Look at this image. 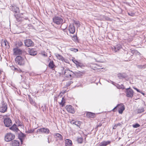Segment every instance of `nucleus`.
Masks as SVG:
<instances>
[{
  "label": "nucleus",
  "instance_id": "2",
  "mask_svg": "<svg viewBox=\"0 0 146 146\" xmlns=\"http://www.w3.org/2000/svg\"><path fill=\"white\" fill-rule=\"evenodd\" d=\"M15 136L11 133H8L5 136V140L7 142L10 141L15 138Z\"/></svg>",
  "mask_w": 146,
  "mask_h": 146
},
{
  "label": "nucleus",
  "instance_id": "21",
  "mask_svg": "<svg viewBox=\"0 0 146 146\" xmlns=\"http://www.w3.org/2000/svg\"><path fill=\"white\" fill-rule=\"evenodd\" d=\"M29 99L30 104L34 106L35 107H36V103L35 101H34L32 98H31L30 96H29Z\"/></svg>",
  "mask_w": 146,
  "mask_h": 146
},
{
  "label": "nucleus",
  "instance_id": "52",
  "mask_svg": "<svg viewBox=\"0 0 146 146\" xmlns=\"http://www.w3.org/2000/svg\"><path fill=\"white\" fill-rule=\"evenodd\" d=\"M47 51H49V50H48V49H47Z\"/></svg>",
  "mask_w": 146,
  "mask_h": 146
},
{
  "label": "nucleus",
  "instance_id": "49",
  "mask_svg": "<svg viewBox=\"0 0 146 146\" xmlns=\"http://www.w3.org/2000/svg\"><path fill=\"white\" fill-rule=\"evenodd\" d=\"M101 125H101V124H100V125H98L97 126V127H100Z\"/></svg>",
  "mask_w": 146,
  "mask_h": 146
},
{
  "label": "nucleus",
  "instance_id": "48",
  "mask_svg": "<svg viewBox=\"0 0 146 146\" xmlns=\"http://www.w3.org/2000/svg\"><path fill=\"white\" fill-rule=\"evenodd\" d=\"M75 23L76 24H77V25H80V24L78 22V21H76Z\"/></svg>",
  "mask_w": 146,
  "mask_h": 146
},
{
  "label": "nucleus",
  "instance_id": "12",
  "mask_svg": "<svg viewBox=\"0 0 146 146\" xmlns=\"http://www.w3.org/2000/svg\"><path fill=\"white\" fill-rule=\"evenodd\" d=\"M66 109L67 110L68 112L71 113H74L75 111L74 108L71 106H67L66 107Z\"/></svg>",
  "mask_w": 146,
  "mask_h": 146
},
{
  "label": "nucleus",
  "instance_id": "7",
  "mask_svg": "<svg viewBox=\"0 0 146 146\" xmlns=\"http://www.w3.org/2000/svg\"><path fill=\"white\" fill-rule=\"evenodd\" d=\"M4 122L5 126L7 127H9L12 124L11 120L8 117L4 119Z\"/></svg>",
  "mask_w": 146,
  "mask_h": 146
},
{
  "label": "nucleus",
  "instance_id": "44",
  "mask_svg": "<svg viewBox=\"0 0 146 146\" xmlns=\"http://www.w3.org/2000/svg\"><path fill=\"white\" fill-rule=\"evenodd\" d=\"M72 61L76 64L78 62V61L76 60L74 58H73L72 59Z\"/></svg>",
  "mask_w": 146,
  "mask_h": 146
},
{
  "label": "nucleus",
  "instance_id": "4",
  "mask_svg": "<svg viewBox=\"0 0 146 146\" xmlns=\"http://www.w3.org/2000/svg\"><path fill=\"white\" fill-rule=\"evenodd\" d=\"M53 22L57 25H60L63 23L62 19L58 17H56L53 19Z\"/></svg>",
  "mask_w": 146,
  "mask_h": 146
},
{
  "label": "nucleus",
  "instance_id": "41",
  "mask_svg": "<svg viewBox=\"0 0 146 146\" xmlns=\"http://www.w3.org/2000/svg\"><path fill=\"white\" fill-rule=\"evenodd\" d=\"M121 125V124L120 123H117L115 124L113 127V129H115L116 128V127L118 126H120Z\"/></svg>",
  "mask_w": 146,
  "mask_h": 146
},
{
  "label": "nucleus",
  "instance_id": "18",
  "mask_svg": "<svg viewBox=\"0 0 146 146\" xmlns=\"http://www.w3.org/2000/svg\"><path fill=\"white\" fill-rule=\"evenodd\" d=\"M65 142V146H71L72 145V141L69 139H66Z\"/></svg>",
  "mask_w": 146,
  "mask_h": 146
},
{
  "label": "nucleus",
  "instance_id": "50",
  "mask_svg": "<svg viewBox=\"0 0 146 146\" xmlns=\"http://www.w3.org/2000/svg\"><path fill=\"white\" fill-rule=\"evenodd\" d=\"M121 86H122V87H121L120 88L124 89V86H123V85H122Z\"/></svg>",
  "mask_w": 146,
  "mask_h": 146
},
{
  "label": "nucleus",
  "instance_id": "16",
  "mask_svg": "<svg viewBox=\"0 0 146 146\" xmlns=\"http://www.w3.org/2000/svg\"><path fill=\"white\" fill-rule=\"evenodd\" d=\"M110 143L111 141H104L100 143L99 145V146H106L110 144Z\"/></svg>",
  "mask_w": 146,
  "mask_h": 146
},
{
  "label": "nucleus",
  "instance_id": "29",
  "mask_svg": "<svg viewBox=\"0 0 146 146\" xmlns=\"http://www.w3.org/2000/svg\"><path fill=\"white\" fill-rule=\"evenodd\" d=\"M8 44V42L6 40L2 41L1 42V45L5 47Z\"/></svg>",
  "mask_w": 146,
  "mask_h": 146
},
{
  "label": "nucleus",
  "instance_id": "25",
  "mask_svg": "<svg viewBox=\"0 0 146 146\" xmlns=\"http://www.w3.org/2000/svg\"><path fill=\"white\" fill-rule=\"evenodd\" d=\"M55 55L57 58L59 60H63L64 58L61 55L58 54H55Z\"/></svg>",
  "mask_w": 146,
  "mask_h": 146
},
{
  "label": "nucleus",
  "instance_id": "6",
  "mask_svg": "<svg viewBox=\"0 0 146 146\" xmlns=\"http://www.w3.org/2000/svg\"><path fill=\"white\" fill-rule=\"evenodd\" d=\"M126 96L128 97L132 98L133 95V91L130 88L126 89Z\"/></svg>",
  "mask_w": 146,
  "mask_h": 146
},
{
  "label": "nucleus",
  "instance_id": "34",
  "mask_svg": "<svg viewBox=\"0 0 146 146\" xmlns=\"http://www.w3.org/2000/svg\"><path fill=\"white\" fill-rule=\"evenodd\" d=\"M15 17H16V20L18 22H20L22 21V18L19 17L18 16H16V15H15Z\"/></svg>",
  "mask_w": 146,
  "mask_h": 146
},
{
  "label": "nucleus",
  "instance_id": "39",
  "mask_svg": "<svg viewBox=\"0 0 146 146\" xmlns=\"http://www.w3.org/2000/svg\"><path fill=\"white\" fill-rule=\"evenodd\" d=\"M70 49L71 51L75 52H77L78 51V49L75 48H70Z\"/></svg>",
  "mask_w": 146,
  "mask_h": 146
},
{
  "label": "nucleus",
  "instance_id": "26",
  "mask_svg": "<svg viewBox=\"0 0 146 146\" xmlns=\"http://www.w3.org/2000/svg\"><path fill=\"white\" fill-rule=\"evenodd\" d=\"M25 137V134H23V133H21L19 135V138L22 143L23 141V138Z\"/></svg>",
  "mask_w": 146,
  "mask_h": 146
},
{
  "label": "nucleus",
  "instance_id": "38",
  "mask_svg": "<svg viewBox=\"0 0 146 146\" xmlns=\"http://www.w3.org/2000/svg\"><path fill=\"white\" fill-rule=\"evenodd\" d=\"M72 39L74 41H76L77 40V36L76 35H74L72 37Z\"/></svg>",
  "mask_w": 146,
  "mask_h": 146
},
{
  "label": "nucleus",
  "instance_id": "13",
  "mask_svg": "<svg viewBox=\"0 0 146 146\" xmlns=\"http://www.w3.org/2000/svg\"><path fill=\"white\" fill-rule=\"evenodd\" d=\"M122 48L121 46L119 44L115 46L112 47V50L115 52H116Z\"/></svg>",
  "mask_w": 146,
  "mask_h": 146
},
{
  "label": "nucleus",
  "instance_id": "10",
  "mask_svg": "<svg viewBox=\"0 0 146 146\" xmlns=\"http://www.w3.org/2000/svg\"><path fill=\"white\" fill-rule=\"evenodd\" d=\"M37 132H41V133H44L48 134L49 133L50 131L48 129L44 128L38 129Z\"/></svg>",
  "mask_w": 146,
  "mask_h": 146
},
{
  "label": "nucleus",
  "instance_id": "20",
  "mask_svg": "<svg viewBox=\"0 0 146 146\" xmlns=\"http://www.w3.org/2000/svg\"><path fill=\"white\" fill-rule=\"evenodd\" d=\"M10 129L16 132H17L19 130L17 127V125L15 124L13 125L12 127H10Z\"/></svg>",
  "mask_w": 146,
  "mask_h": 146
},
{
  "label": "nucleus",
  "instance_id": "37",
  "mask_svg": "<svg viewBox=\"0 0 146 146\" xmlns=\"http://www.w3.org/2000/svg\"><path fill=\"white\" fill-rule=\"evenodd\" d=\"M23 44V43L21 41H19L17 42V45L19 46H21Z\"/></svg>",
  "mask_w": 146,
  "mask_h": 146
},
{
  "label": "nucleus",
  "instance_id": "17",
  "mask_svg": "<svg viewBox=\"0 0 146 146\" xmlns=\"http://www.w3.org/2000/svg\"><path fill=\"white\" fill-rule=\"evenodd\" d=\"M19 142L17 140H14L12 141L11 146H19Z\"/></svg>",
  "mask_w": 146,
  "mask_h": 146
},
{
  "label": "nucleus",
  "instance_id": "40",
  "mask_svg": "<svg viewBox=\"0 0 146 146\" xmlns=\"http://www.w3.org/2000/svg\"><path fill=\"white\" fill-rule=\"evenodd\" d=\"M76 123L75 125H76L77 126L79 127H80V125L81 124V122H80V121H76Z\"/></svg>",
  "mask_w": 146,
  "mask_h": 146
},
{
  "label": "nucleus",
  "instance_id": "28",
  "mask_svg": "<svg viewBox=\"0 0 146 146\" xmlns=\"http://www.w3.org/2000/svg\"><path fill=\"white\" fill-rule=\"evenodd\" d=\"M65 100L64 98H62V100L61 102H59V104L60 105H61L62 107L65 106Z\"/></svg>",
  "mask_w": 146,
  "mask_h": 146
},
{
  "label": "nucleus",
  "instance_id": "33",
  "mask_svg": "<svg viewBox=\"0 0 146 146\" xmlns=\"http://www.w3.org/2000/svg\"><path fill=\"white\" fill-rule=\"evenodd\" d=\"M73 81L72 80H70L68 81L66 83V87H68L70 85L73 83Z\"/></svg>",
  "mask_w": 146,
  "mask_h": 146
},
{
  "label": "nucleus",
  "instance_id": "23",
  "mask_svg": "<svg viewBox=\"0 0 146 146\" xmlns=\"http://www.w3.org/2000/svg\"><path fill=\"white\" fill-rule=\"evenodd\" d=\"M86 115L89 117L93 118L95 117V114L91 112H88L86 113Z\"/></svg>",
  "mask_w": 146,
  "mask_h": 146
},
{
  "label": "nucleus",
  "instance_id": "27",
  "mask_svg": "<svg viewBox=\"0 0 146 146\" xmlns=\"http://www.w3.org/2000/svg\"><path fill=\"white\" fill-rule=\"evenodd\" d=\"M82 73L79 71L75 72H74V75H75L77 76H80L82 75Z\"/></svg>",
  "mask_w": 146,
  "mask_h": 146
},
{
  "label": "nucleus",
  "instance_id": "36",
  "mask_svg": "<svg viewBox=\"0 0 146 146\" xmlns=\"http://www.w3.org/2000/svg\"><path fill=\"white\" fill-rule=\"evenodd\" d=\"M76 65L77 67H82L83 66V64H82L79 62H78L76 64Z\"/></svg>",
  "mask_w": 146,
  "mask_h": 146
},
{
  "label": "nucleus",
  "instance_id": "32",
  "mask_svg": "<svg viewBox=\"0 0 146 146\" xmlns=\"http://www.w3.org/2000/svg\"><path fill=\"white\" fill-rule=\"evenodd\" d=\"M146 66V65H140L137 66V67L139 69H144L145 68Z\"/></svg>",
  "mask_w": 146,
  "mask_h": 146
},
{
  "label": "nucleus",
  "instance_id": "22",
  "mask_svg": "<svg viewBox=\"0 0 146 146\" xmlns=\"http://www.w3.org/2000/svg\"><path fill=\"white\" fill-rule=\"evenodd\" d=\"M55 137L58 140H62L63 139V137L60 134L58 133H56L54 135Z\"/></svg>",
  "mask_w": 146,
  "mask_h": 146
},
{
  "label": "nucleus",
  "instance_id": "47",
  "mask_svg": "<svg viewBox=\"0 0 146 146\" xmlns=\"http://www.w3.org/2000/svg\"><path fill=\"white\" fill-rule=\"evenodd\" d=\"M48 143H50L51 141V139L50 140L49 137L48 138Z\"/></svg>",
  "mask_w": 146,
  "mask_h": 146
},
{
  "label": "nucleus",
  "instance_id": "35",
  "mask_svg": "<svg viewBox=\"0 0 146 146\" xmlns=\"http://www.w3.org/2000/svg\"><path fill=\"white\" fill-rule=\"evenodd\" d=\"M83 141V139L82 138L80 137L78 138L77 141L78 143H82Z\"/></svg>",
  "mask_w": 146,
  "mask_h": 146
},
{
  "label": "nucleus",
  "instance_id": "14",
  "mask_svg": "<svg viewBox=\"0 0 146 146\" xmlns=\"http://www.w3.org/2000/svg\"><path fill=\"white\" fill-rule=\"evenodd\" d=\"M7 105L5 103L3 104L0 108L1 112L2 113H4L7 111Z\"/></svg>",
  "mask_w": 146,
  "mask_h": 146
},
{
  "label": "nucleus",
  "instance_id": "3",
  "mask_svg": "<svg viewBox=\"0 0 146 146\" xmlns=\"http://www.w3.org/2000/svg\"><path fill=\"white\" fill-rule=\"evenodd\" d=\"M118 107L119 108L118 112L120 114H122L123 111L125 110L124 106L122 104H118L115 107L113 110L112 111L114 112L115 110Z\"/></svg>",
  "mask_w": 146,
  "mask_h": 146
},
{
  "label": "nucleus",
  "instance_id": "45",
  "mask_svg": "<svg viewBox=\"0 0 146 146\" xmlns=\"http://www.w3.org/2000/svg\"><path fill=\"white\" fill-rule=\"evenodd\" d=\"M76 121H75L73 120L70 121V123L72 124L75 125L76 123Z\"/></svg>",
  "mask_w": 146,
  "mask_h": 146
},
{
  "label": "nucleus",
  "instance_id": "31",
  "mask_svg": "<svg viewBox=\"0 0 146 146\" xmlns=\"http://www.w3.org/2000/svg\"><path fill=\"white\" fill-rule=\"evenodd\" d=\"M135 12H133L132 11H127V14H128L130 16L133 17L135 15Z\"/></svg>",
  "mask_w": 146,
  "mask_h": 146
},
{
  "label": "nucleus",
  "instance_id": "15",
  "mask_svg": "<svg viewBox=\"0 0 146 146\" xmlns=\"http://www.w3.org/2000/svg\"><path fill=\"white\" fill-rule=\"evenodd\" d=\"M69 31L70 33L73 34L75 32V27L73 25H70L69 26Z\"/></svg>",
  "mask_w": 146,
  "mask_h": 146
},
{
  "label": "nucleus",
  "instance_id": "46",
  "mask_svg": "<svg viewBox=\"0 0 146 146\" xmlns=\"http://www.w3.org/2000/svg\"><path fill=\"white\" fill-rule=\"evenodd\" d=\"M135 90L138 92H139V93H141V92L138 90V89L137 88H133Z\"/></svg>",
  "mask_w": 146,
  "mask_h": 146
},
{
  "label": "nucleus",
  "instance_id": "1",
  "mask_svg": "<svg viewBox=\"0 0 146 146\" xmlns=\"http://www.w3.org/2000/svg\"><path fill=\"white\" fill-rule=\"evenodd\" d=\"M15 62L16 63L20 66H23L25 64V61L23 58L20 56H17L15 58Z\"/></svg>",
  "mask_w": 146,
  "mask_h": 146
},
{
  "label": "nucleus",
  "instance_id": "19",
  "mask_svg": "<svg viewBox=\"0 0 146 146\" xmlns=\"http://www.w3.org/2000/svg\"><path fill=\"white\" fill-rule=\"evenodd\" d=\"M10 7V9L11 10L13 11V12H15V13L19 12V9L18 7L13 6Z\"/></svg>",
  "mask_w": 146,
  "mask_h": 146
},
{
  "label": "nucleus",
  "instance_id": "11",
  "mask_svg": "<svg viewBox=\"0 0 146 146\" xmlns=\"http://www.w3.org/2000/svg\"><path fill=\"white\" fill-rule=\"evenodd\" d=\"M28 52L29 54L33 56L36 55L37 53V51L33 48L31 49L29 48L28 51Z\"/></svg>",
  "mask_w": 146,
  "mask_h": 146
},
{
  "label": "nucleus",
  "instance_id": "8",
  "mask_svg": "<svg viewBox=\"0 0 146 146\" xmlns=\"http://www.w3.org/2000/svg\"><path fill=\"white\" fill-rule=\"evenodd\" d=\"M25 46L28 47L33 46L34 45L33 42L30 39H27L25 40Z\"/></svg>",
  "mask_w": 146,
  "mask_h": 146
},
{
  "label": "nucleus",
  "instance_id": "5",
  "mask_svg": "<svg viewBox=\"0 0 146 146\" xmlns=\"http://www.w3.org/2000/svg\"><path fill=\"white\" fill-rule=\"evenodd\" d=\"M64 75L67 78H71L72 76H74V72L69 70H65L64 73Z\"/></svg>",
  "mask_w": 146,
  "mask_h": 146
},
{
  "label": "nucleus",
  "instance_id": "9",
  "mask_svg": "<svg viewBox=\"0 0 146 146\" xmlns=\"http://www.w3.org/2000/svg\"><path fill=\"white\" fill-rule=\"evenodd\" d=\"M13 51L14 54L15 55H20L22 52V50L17 48L13 49Z\"/></svg>",
  "mask_w": 146,
  "mask_h": 146
},
{
  "label": "nucleus",
  "instance_id": "24",
  "mask_svg": "<svg viewBox=\"0 0 146 146\" xmlns=\"http://www.w3.org/2000/svg\"><path fill=\"white\" fill-rule=\"evenodd\" d=\"M55 66L53 61H50L48 67L51 69H53Z\"/></svg>",
  "mask_w": 146,
  "mask_h": 146
},
{
  "label": "nucleus",
  "instance_id": "42",
  "mask_svg": "<svg viewBox=\"0 0 146 146\" xmlns=\"http://www.w3.org/2000/svg\"><path fill=\"white\" fill-rule=\"evenodd\" d=\"M139 126H140V125L138 123H136L135 124L133 125V127L134 128H136L138 127Z\"/></svg>",
  "mask_w": 146,
  "mask_h": 146
},
{
  "label": "nucleus",
  "instance_id": "51",
  "mask_svg": "<svg viewBox=\"0 0 146 146\" xmlns=\"http://www.w3.org/2000/svg\"><path fill=\"white\" fill-rule=\"evenodd\" d=\"M141 94H143V95H145V94L143 93V92H141Z\"/></svg>",
  "mask_w": 146,
  "mask_h": 146
},
{
  "label": "nucleus",
  "instance_id": "30",
  "mask_svg": "<svg viewBox=\"0 0 146 146\" xmlns=\"http://www.w3.org/2000/svg\"><path fill=\"white\" fill-rule=\"evenodd\" d=\"M144 111V108L142 107L138 109L137 110V113H141L143 112Z\"/></svg>",
  "mask_w": 146,
  "mask_h": 146
},
{
  "label": "nucleus",
  "instance_id": "43",
  "mask_svg": "<svg viewBox=\"0 0 146 146\" xmlns=\"http://www.w3.org/2000/svg\"><path fill=\"white\" fill-rule=\"evenodd\" d=\"M41 54L44 56H47V53L45 52H41Z\"/></svg>",
  "mask_w": 146,
  "mask_h": 146
}]
</instances>
